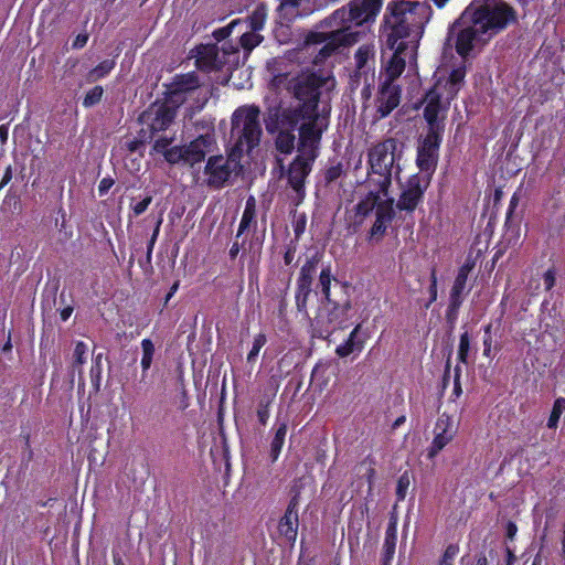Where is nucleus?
<instances>
[{"instance_id": "obj_1", "label": "nucleus", "mask_w": 565, "mask_h": 565, "mask_svg": "<svg viewBox=\"0 0 565 565\" xmlns=\"http://www.w3.org/2000/svg\"><path fill=\"white\" fill-rule=\"evenodd\" d=\"M334 87V79L329 75L312 73L301 78L295 88L297 105L282 108L280 103L274 100L264 115V124L268 134H276L275 148L278 152L290 154L295 150L296 136L294 129L300 128L306 113L317 114L329 122V111L319 107L320 89Z\"/></svg>"}, {"instance_id": "obj_2", "label": "nucleus", "mask_w": 565, "mask_h": 565, "mask_svg": "<svg viewBox=\"0 0 565 565\" xmlns=\"http://www.w3.org/2000/svg\"><path fill=\"white\" fill-rule=\"evenodd\" d=\"M382 8V0H350L347 4L333 11L322 21L326 28L334 31L329 33L311 32L305 40V47L322 44L318 50L313 63L319 64L330 57L341 47H348L359 41L360 32L353 26L373 23Z\"/></svg>"}, {"instance_id": "obj_3", "label": "nucleus", "mask_w": 565, "mask_h": 565, "mask_svg": "<svg viewBox=\"0 0 565 565\" xmlns=\"http://www.w3.org/2000/svg\"><path fill=\"white\" fill-rule=\"evenodd\" d=\"M306 114L297 146L299 154L292 160L287 170L288 184L297 194V203L305 198V181L311 172L313 161L318 157L322 134L328 128V121L320 118L317 114Z\"/></svg>"}, {"instance_id": "obj_4", "label": "nucleus", "mask_w": 565, "mask_h": 565, "mask_svg": "<svg viewBox=\"0 0 565 565\" xmlns=\"http://www.w3.org/2000/svg\"><path fill=\"white\" fill-rule=\"evenodd\" d=\"M465 76L466 67L459 66L452 70L445 81L439 79L434 88L427 93L424 117L428 124V129L444 131V111L462 87Z\"/></svg>"}, {"instance_id": "obj_5", "label": "nucleus", "mask_w": 565, "mask_h": 565, "mask_svg": "<svg viewBox=\"0 0 565 565\" xmlns=\"http://www.w3.org/2000/svg\"><path fill=\"white\" fill-rule=\"evenodd\" d=\"M465 19H472L488 39L516 21L515 10L502 0H473L465 9Z\"/></svg>"}, {"instance_id": "obj_6", "label": "nucleus", "mask_w": 565, "mask_h": 565, "mask_svg": "<svg viewBox=\"0 0 565 565\" xmlns=\"http://www.w3.org/2000/svg\"><path fill=\"white\" fill-rule=\"evenodd\" d=\"M260 109L256 105L238 107L231 118V135L235 139L232 148L243 154L250 153L260 142L263 129L259 122Z\"/></svg>"}, {"instance_id": "obj_7", "label": "nucleus", "mask_w": 565, "mask_h": 565, "mask_svg": "<svg viewBox=\"0 0 565 565\" xmlns=\"http://www.w3.org/2000/svg\"><path fill=\"white\" fill-rule=\"evenodd\" d=\"M387 25H395L399 32L409 33L411 29L420 28L430 17V7L426 2L399 0L388 4Z\"/></svg>"}, {"instance_id": "obj_8", "label": "nucleus", "mask_w": 565, "mask_h": 565, "mask_svg": "<svg viewBox=\"0 0 565 565\" xmlns=\"http://www.w3.org/2000/svg\"><path fill=\"white\" fill-rule=\"evenodd\" d=\"M195 65L204 72L220 71L238 63V49L231 43L200 44L191 51Z\"/></svg>"}, {"instance_id": "obj_9", "label": "nucleus", "mask_w": 565, "mask_h": 565, "mask_svg": "<svg viewBox=\"0 0 565 565\" xmlns=\"http://www.w3.org/2000/svg\"><path fill=\"white\" fill-rule=\"evenodd\" d=\"M488 40V36L475 25L472 19H465V11L451 24L447 35V43L454 42L456 51L461 57H467L477 44Z\"/></svg>"}, {"instance_id": "obj_10", "label": "nucleus", "mask_w": 565, "mask_h": 565, "mask_svg": "<svg viewBox=\"0 0 565 565\" xmlns=\"http://www.w3.org/2000/svg\"><path fill=\"white\" fill-rule=\"evenodd\" d=\"M397 142L395 139H386L374 146L369 153V163L373 173L381 177L379 185L386 196V189L391 185L392 169L395 162Z\"/></svg>"}, {"instance_id": "obj_11", "label": "nucleus", "mask_w": 565, "mask_h": 565, "mask_svg": "<svg viewBox=\"0 0 565 565\" xmlns=\"http://www.w3.org/2000/svg\"><path fill=\"white\" fill-rule=\"evenodd\" d=\"M242 154L231 150L227 158L222 156L211 157L205 167V173L209 174L207 184L214 188H221L230 179L232 173H238L242 169L239 159Z\"/></svg>"}, {"instance_id": "obj_12", "label": "nucleus", "mask_w": 565, "mask_h": 565, "mask_svg": "<svg viewBox=\"0 0 565 565\" xmlns=\"http://www.w3.org/2000/svg\"><path fill=\"white\" fill-rule=\"evenodd\" d=\"M177 106L167 100L166 103H154L145 110L139 121L150 130L152 136L154 132L166 130L175 117Z\"/></svg>"}, {"instance_id": "obj_13", "label": "nucleus", "mask_w": 565, "mask_h": 565, "mask_svg": "<svg viewBox=\"0 0 565 565\" xmlns=\"http://www.w3.org/2000/svg\"><path fill=\"white\" fill-rule=\"evenodd\" d=\"M443 131L427 129L417 147V166L422 171L431 172L435 170L438 161V150L441 141Z\"/></svg>"}, {"instance_id": "obj_14", "label": "nucleus", "mask_w": 565, "mask_h": 565, "mask_svg": "<svg viewBox=\"0 0 565 565\" xmlns=\"http://www.w3.org/2000/svg\"><path fill=\"white\" fill-rule=\"evenodd\" d=\"M321 255L316 253L302 265L297 279L296 305L299 311L306 312L307 302L311 292V285L316 276Z\"/></svg>"}, {"instance_id": "obj_15", "label": "nucleus", "mask_w": 565, "mask_h": 565, "mask_svg": "<svg viewBox=\"0 0 565 565\" xmlns=\"http://www.w3.org/2000/svg\"><path fill=\"white\" fill-rule=\"evenodd\" d=\"M374 54V45L371 44L361 45L354 54L355 71L352 81L359 84L363 79L366 89L371 86L370 75L373 77Z\"/></svg>"}, {"instance_id": "obj_16", "label": "nucleus", "mask_w": 565, "mask_h": 565, "mask_svg": "<svg viewBox=\"0 0 565 565\" xmlns=\"http://www.w3.org/2000/svg\"><path fill=\"white\" fill-rule=\"evenodd\" d=\"M201 86L200 79L196 74L188 73L175 76L170 85L169 103L174 106H180L185 100V95L198 89Z\"/></svg>"}, {"instance_id": "obj_17", "label": "nucleus", "mask_w": 565, "mask_h": 565, "mask_svg": "<svg viewBox=\"0 0 565 565\" xmlns=\"http://www.w3.org/2000/svg\"><path fill=\"white\" fill-rule=\"evenodd\" d=\"M298 495H294L290 500L285 514L278 523L279 535L282 536L287 543L294 544L297 540L299 519H298Z\"/></svg>"}, {"instance_id": "obj_18", "label": "nucleus", "mask_w": 565, "mask_h": 565, "mask_svg": "<svg viewBox=\"0 0 565 565\" xmlns=\"http://www.w3.org/2000/svg\"><path fill=\"white\" fill-rule=\"evenodd\" d=\"M401 102V89L393 83L384 82L376 98V119L388 116Z\"/></svg>"}, {"instance_id": "obj_19", "label": "nucleus", "mask_w": 565, "mask_h": 565, "mask_svg": "<svg viewBox=\"0 0 565 565\" xmlns=\"http://www.w3.org/2000/svg\"><path fill=\"white\" fill-rule=\"evenodd\" d=\"M425 189L426 186L422 185L420 179L413 175L401 193L396 207L401 211L413 212L422 200Z\"/></svg>"}, {"instance_id": "obj_20", "label": "nucleus", "mask_w": 565, "mask_h": 565, "mask_svg": "<svg viewBox=\"0 0 565 565\" xmlns=\"http://www.w3.org/2000/svg\"><path fill=\"white\" fill-rule=\"evenodd\" d=\"M214 139L210 135L200 136L189 145L183 147L184 163L193 166L204 160L205 156L212 151Z\"/></svg>"}, {"instance_id": "obj_21", "label": "nucleus", "mask_w": 565, "mask_h": 565, "mask_svg": "<svg viewBox=\"0 0 565 565\" xmlns=\"http://www.w3.org/2000/svg\"><path fill=\"white\" fill-rule=\"evenodd\" d=\"M393 202L394 200H386L383 204L379 205L375 214L376 220L370 231L371 238H380L385 233L394 216Z\"/></svg>"}, {"instance_id": "obj_22", "label": "nucleus", "mask_w": 565, "mask_h": 565, "mask_svg": "<svg viewBox=\"0 0 565 565\" xmlns=\"http://www.w3.org/2000/svg\"><path fill=\"white\" fill-rule=\"evenodd\" d=\"M386 200H393L388 196V192L386 191V196L384 195L382 189L379 191H371L366 194V196L360 201L355 206L356 216L361 217L360 223L372 211L375 212L379 210V205L383 204Z\"/></svg>"}, {"instance_id": "obj_23", "label": "nucleus", "mask_w": 565, "mask_h": 565, "mask_svg": "<svg viewBox=\"0 0 565 565\" xmlns=\"http://www.w3.org/2000/svg\"><path fill=\"white\" fill-rule=\"evenodd\" d=\"M328 306H331L330 309L326 308L328 311L324 313L321 311L317 317V323L321 327L329 328L335 322H341L347 315L348 310L351 308L350 301H345L344 305L340 306L335 301L332 300V303H327Z\"/></svg>"}, {"instance_id": "obj_24", "label": "nucleus", "mask_w": 565, "mask_h": 565, "mask_svg": "<svg viewBox=\"0 0 565 565\" xmlns=\"http://www.w3.org/2000/svg\"><path fill=\"white\" fill-rule=\"evenodd\" d=\"M471 269H472V265L465 264L458 270L457 277L455 279L454 286L450 291V299H449V301L452 302L454 308L460 307L462 303V300H463L462 295H463V291L466 288L468 275Z\"/></svg>"}, {"instance_id": "obj_25", "label": "nucleus", "mask_w": 565, "mask_h": 565, "mask_svg": "<svg viewBox=\"0 0 565 565\" xmlns=\"http://www.w3.org/2000/svg\"><path fill=\"white\" fill-rule=\"evenodd\" d=\"M88 354V347L83 341H78L75 344L74 352H73V361L71 364V381H74L75 374L78 375V379L82 380L83 377V364L87 360Z\"/></svg>"}, {"instance_id": "obj_26", "label": "nucleus", "mask_w": 565, "mask_h": 565, "mask_svg": "<svg viewBox=\"0 0 565 565\" xmlns=\"http://www.w3.org/2000/svg\"><path fill=\"white\" fill-rule=\"evenodd\" d=\"M408 33H402L395 25L386 24V40L385 46L392 53H404L407 50V44L403 41Z\"/></svg>"}, {"instance_id": "obj_27", "label": "nucleus", "mask_w": 565, "mask_h": 565, "mask_svg": "<svg viewBox=\"0 0 565 565\" xmlns=\"http://www.w3.org/2000/svg\"><path fill=\"white\" fill-rule=\"evenodd\" d=\"M404 53H392L387 66L385 68L386 83H393L405 68V58L402 56Z\"/></svg>"}, {"instance_id": "obj_28", "label": "nucleus", "mask_w": 565, "mask_h": 565, "mask_svg": "<svg viewBox=\"0 0 565 565\" xmlns=\"http://www.w3.org/2000/svg\"><path fill=\"white\" fill-rule=\"evenodd\" d=\"M256 217V201L253 196H249L246 201L245 209L242 215V220L239 223L237 237L241 236L246 230L250 227L252 224H255Z\"/></svg>"}, {"instance_id": "obj_29", "label": "nucleus", "mask_w": 565, "mask_h": 565, "mask_svg": "<svg viewBox=\"0 0 565 565\" xmlns=\"http://www.w3.org/2000/svg\"><path fill=\"white\" fill-rule=\"evenodd\" d=\"M360 328L361 326L358 324L350 333L348 340L337 348L335 352L339 356L345 358L350 355L354 350H360L362 348V342L356 341V335L360 331Z\"/></svg>"}, {"instance_id": "obj_30", "label": "nucleus", "mask_w": 565, "mask_h": 565, "mask_svg": "<svg viewBox=\"0 0 565 565\" xmlns=\"http://www.w3.org/2000/svg\"><path fill=\"white\" fill-rule=\"evenodd\" d=\"M454 437V433L435 431V437L428 448V458H434Z\"/></svg>"}, {"instance_id": "obj_31", "label": "nucleus", "mask_w": 565, "mask_h": 565, "mask_svg": "<svg viewBox=\"0 0 565 565\" xmlns=\"http://www.w3.org/2000/svg\"><path fill=\"white\" fill-rule=\"evenodd\" d=\"M286 434H287V425L285 423H282L277 428L275 436L270 443V458L273 461H276L280 455L281 448L285 443Z\"/></svg>"}, {"instance_id": "obj_32", "label": "nucleus", "mask_w": 565, "mask_h": 565, "mask_svg": "<svg viewBox=\"0 0 565 565\" xmlns=\"http://www.w3.org/2000/svg\"><path fill=\"white\" fill-rule=\"evenodd\" d=\"M116 62L115 60H105L100 62L96 67L90 70L88 74L86 75V81L88 83H94L103 77H105L107 74L110 73V71L115 67Z\"/></svg>"}, {"instance_id": "obj_33", "label": "nucleus", "mask_w": 565, "mask_h": 565, "mask_svg": "<svg viewBox=\"0 0 565 565\" xmlns=\"http://www.w3.org/2000/svg\"><path fill=\"white\" fill-rule=\"evenodd\" d=\"M332 280H335V279L332 276L330 266L322 268L320 271V275H319L318 287L321 289V292L323 294L327 303H332V299H331V295H330V286H331Z\"/></svg>"}, {"instance_id": "obj_34", "label": "nucleus", "mask_w": 565, "mask_h": 565, "mask_svg": "<svg viewBox=\"0 0 565 565\" xmlns=\"http://www.w3.org/2000/svg\"><path fill=\"white\" fill-rule=\"evenodd\" d=\"M266 20V11L264 8H256L253 13L246 19L245 23L253 31H259L264 28Z\"/></svg>"}, {"instance_id": "obj_35", "label": "nucleus", "mask_w": 565, "mask_h": 565, "mask_svg": "<svg viewBox=\"0 0 565 565\" xmlns=\"http://www.w3.org/2000/svg\"><path fill=\"white\" fill-rule=\"evenodd\" d=\"M263 41V36L257 31H247L241 36V45L246 52H250Z\"/></svg>"}, {"instance_id": "obj_36", "label": "nucleus", "mask_w": 565, "mask_h": 565, "mask_svg": "<svg viewBox=\"0 0 565 565\" xmlns=\"http://www.w3.org/2000/svg\"><path fill=\"white\" fill-rule=\"evenodd\" d=\"M141 349H142V359H141V366L143 371H147L152 363V358L154 354V344L150 339H143L141 341Z\"/></svg>"}, {"instance_id": "obj_37", "label": "nucleus", "mask_w": 565, "mask_h": 565, "mask_svg": "<svg viewBox=\"0 0 565 565\" xmlns=\"http://www.w3.org/2000/svg\"><path fill=\"white\" fill-rule=\"evenodd\" d=\"M564 411H565V398L564 397L556 398L553 404V408H552V412H551V415H550V418L547 422L548 428L554 429L557 427V423H558L559 417Z\"/></svg>"}, {"instance_id": "obj_38", "label": "nucleus", "mask_w": 565, "mask_h": 565, "mask_svg": "<svg viewBox=\"0 0 565 565\" xmlns=\"http://www.w3.org/2000/svg\"><path fill=\"white\" fill-rule=\"evenodd\" d=\"M470 337L466 331L460 335L459 347H458V360L463 364H468L469 362V351H470Z\"/></svg>"}, {"instance_id": "obj_39", "label": "nucleus", "mask_w": 565, "mask_h": 565, "mask_svg": "<svg viewBox=\"0 0 565 565\" xmlns=\"http://www.w3.org/2000/svg\"><path fill=\"white\" fill-rule=\"evenodd\" d=\"M104 89L102 86H95L84 97L83 105L88 108L98 104L103 97Z\"/></svg>"}, {"instance_id": "obj_40", "label": "nucleus", "mask_w": 565, "mask_h": 565, "mask_svg": "<svg viewBox=\"0 0 565 565\" xmlns=\"http://www.w3.org/2000/svg\"><path fill=\"white\" fill-rule=\"evenodd\" d=\"M435 431L456 434V429L454 428L452 418L445 413L441 414L436 422Z\"/></svg>"}, {"instance_id": "obj_41", "label": "nucleus", "mask_w": 565, "mask_h": 565, "mask_svg": "<svg viewBox=\"0 0 565 565\" xmlns=\"http://www.w3.org/2000/svg\"><path fill=\"white\" fill-rule=\"evenodd\" d=\"M266 335L264 333H259L254 338L253 348L247 354V362H254L260 351V349L266 344Z\"/></svg>"}, {"instance_id": "obj_42", "label": "nucleus", "mask_w": 565, "mask_h": 565, "mask_svg": "<svg viewBox=\"0 0 565 565\" xmlns=\"http://www.w3.org/2000/svg\"><path fill=\"white\" fill-rule=\"evenodd\" d=\"M163 157L171 164L184 162L183 147H172L168 151H164Z\"/></svg>"}, {"instance_id": "obj_43", "label": "nucleus", "mask_w": 565, "mask_h": 565, "mask_svg": "<svg viewBox=\"0 0 565 565\" xmlns=\"http://www.w3.org/2000/svg\"><path fill=\"white\" fill-rule=\"evenodd\" d=\"M459 552V547L455 544H450L446 547L438 565H454V559Z\"/></svg>"}, {"instance_id": "obj_44", "label": "nucleus", "mask_w": 565, "mask_h": 565, "mask_svg": "<svg viewBox=\"0 0 565 565\" xmlns=\"http://www.w3.org/2000/svg\"><path fill=\"white\" fill-rule=\"evenodd\" d=\"M241 23V20H233L230 24H227L226 26L224 28H220L217 30H215L213 32V38L217 41V42H221L223 40H225L226 38H228L233 31V29Z\"/></svg>"}, {"instance_id": "obj_45", "label": "nucleus", "mask_w": 565, "mask_h": 565, "mask_svg": "<svg viewBox=\"0 0 565 565\" xmlns=\"http://www.w3.org/2000/svg\"><path fill=\"white\" fill-rule=\"evenodd\" d=\"M409 476L404 472L397 480L396 495L399 501H403L406 497V491L409 487Z\"/></svg>"}, {"instance_id": "obj_46", "label": "nucleus", "mask_w": 565, "mask_h": 565, "mask_svg": "<svg viewBox=\"0 0 565 565\" xmlns=\"http://www.w3.org/2000/svg\"><path fill=\"white\" fill-rule=\"evenodd\" d=\"M102 360L103 354L98 353L94 359V365L90 369V376L94 384L98 387L102 374Z\"/></svg>"}, {"instance_id": "obj_47", "label": "nucleus", "mask_w": 565, "mask_h": 565, "mask_svg": "<svg viewBox=\"0 0 565 565\" xmlns=\"http://www.w3.org/2000/svg\"><path fill=\"white\" fill-rule=\"evenodd\" d=\"M492 326L488 324L484 327V335H483V355L488 359H492V334H491Z\"/></svg>"}, {"instance_id": "obj_48", "label": "nucleus", "mask_w": 565, "mask_h": 565, "mask_svg": "<svg viewBox=\"0 0 565 565\" xmlns=\"http://www.w3.org/2000/svg\"><path fill=\"white\" fill-rule=\"evenodd\" d=\"M396 541H397L396 522H390V524L387 525V529L385 531L384 544L396 546Z\"/></svg>"}, {"instance_id": "obj_49", "label": "nucleus", "mask_w": 565, "mask_h": 565, "mask_svg": "<svg viewBox=\"0 0 565 565\" xmlns=\"http://www.w3.org/2000/svg\"><path fill=\"white\" fill-rule=\"evenodd\" d=\"M342 174V167L341 164L332 166L330 167L326 173H324V180L326 183H332L333 181L338 180Z\"/></svg>"}, {"instance_id": "obj_50", "label": "nucleus", "mask_w": 565, "mask_h": 565, "mask_svg": "<svg viewBox=\"0 0 565 565\" xmlns=\"http://www.w3.org/2000/svg\"><path fill=\"white\" fill-rule=\"evenodd\" d=\"M269 402H260L257 408V417L262 425H266L269 418Z\"/></svg>"}, {"instance_id": "obj_51", "label": "nucleus", "mask_w": 565, "mask_h": 565, "mask_svg": "<svg viewBox=\"0 0 565 565\" xmlns=\"http://www.w3.org/2000/svg\"><path fill=\"white\" fill-rule=\"evenodd\" d=\"M151 202H152V196L148 195L140 202L132 205L134 215L135 216L141 215L148 209V206L150 205Z\"/></svg>"}, {"instance_id": "obj_52", "label": "nucleus", "mask_w": 565, "mask_h": 565, "mask_svg": "<svg viewBox=\"0 0 565 565\" xmlns=\"http://www.w3.org/2000/svg\"><path fill=\"white\" fill-rule=\"evenodd\" d=\"M395 547L394 545H386L383 544V553H382V565H391V561L394 557L395 554Z\"/></svg>"}, {"instance_id": "obj_53", "label": "nucleus", "mask_w": 565, "mask_h": 565, "mask_svg": "<svg viewBox=\"0 0 565 565\" xmlns=\"http://www.w3.org/2000/svg\"><path fill=\"white\" fill-rule=\"evenodd\" d=\"M170 143H171L170 139L160 138V139L156 140V142L153 145V150L159 153L164 154V151H168L170 149V148H168Z\"/></svg>"}, {"instance_id": "obj_54", "label": "nucleus", "mask_w": 565, "mask_h": 565, "mask_svg": "<svg viewBox=\"0 0 565 565\" xmlns=\"http://www.w3.org/2000/svg\"><path fill=\"white\" fill-rule=\"evenodd\" d=\"M543 279H544V284H545V289L551 290L553 288V286L555 285V280H556L554 269H548L544 274Z\"/></svg>"}, {"instance_id": "obj_55", "label": "nucleus", "mask_w": 565, "mask_h": 565, "mask_svg": "<svg viewBox=\"0 0 565 565\" xmlns=\"http://www.w3.org/2000/svg\"><path fill=\"white\" fill-rule=\"evenodd\" d=\"M3 205L12 207V212H15V211L20 210L19 198L17 195L9 194L6 196Z\"/></svg>"}, {"instance_id": "obj_56", "label": "nucleus", "mask_w": 565, "mask_h": 565, "mask_svg": "<svg viewBox=\"0 0 565 565\" xmlns=\"http://www.w3.org/2000/svg\"><path fill=\"white\" fill-rule=\"evenodd\" d=\"M114 180L111 178H104L98 185V192L100 195H104L108 192V190L113 186Z\"/></svg>"}, {"instance_id": "obj_57", "label": "nucleus", "mask_w": 565, "mask_h": 565, "mask_svg": "<svg viewBox=\"0 0 565 565\" xmlns=\"http://www.w3.org/2000/svg\"><path fill=\"white\" fill-rule=\"evenodd\" d=\"M142 146H143V141L142 140H138V139L128 140V141L125 142V147L127 148V150L129 152H136Z\"/></svg>"}, {"instance_id": "obj_58", "label": "nucleus", "mask_w": 565, "mask_h": 565, "mask_svg": "<svg viewBox=\"0 0 565 565\" xmlns=\"http://www.w3.org/2000/svg\"><path fill=\"white\" fill-rule=\"evenodd\" d=\"M429 290H430L429 303H431L437 299V277H436L435 270L431 273V284H430Z\"/></svg>"}, {"instance_id": "obj_59", "label": "nucleus", "mask_w": 565, "mask_h": 565, "mask_svg": "<svg viewBox=\"0 0 565 565\" xmlns=\"http://www.w3.org/2000/svg\"><path fill=\"white\" fill-rule=\"evenodd\" d=\"M458 310H459V307L454 308L452 302L449 301V306H448L447 313H446L447 320L449 322L452 323L457 319Z\"/></svg>"}, {"instance_id": "obj_60", "label": "nucleus", "mask_w": 565, "mask_h": 565, "mask_svg": "<svg viewBox=\"0 0 565 565\" xmlns=\"http://www.w3.org/2000/svg\"><path fill=\"white\" fill-rule=\"evenodd\" d=\"M87 41H88V35L87 34H78L76 36V39L74 40V42H73V47L74 49H82L83 46H85Z\"/></svg>"}, {"instance_id": "obj_61", "label": "nucleus", "mask_w": 565, "mask_h": 565, "mask_svg": "<svg viewBox=\"0 0 565 565\" xmlns=\"http://www.w3.org/2000/svg\"><path fill=\"white\" fill-rule=\"evenodd\" d=\"M519 195L516 193L513 194V196L511 198L510 200V206H509V211L507 213V217L510 218L513 211L515 210V207L518 206L519 204Z\"/></svg>"}, {"instance_id": "obj_62", "label": "nucleus", "mask_w": 565, "mask_h": 565, "mask_svg": "<svg viewBox=\"0 0 565 565\" xmlns=\"http://www.w3.org/2000/svg\"><path fill=\"white\" fill-rule=\"evenodd\" d=\"M516 532H518L516 525L513 522H509L507 524V536H508V539L513 540L515 534H516Z\"/></svg>"}, {"instance_id": "obj_63", "label": "nucleus", "mask_w": 565, "mask_h": 565, "mask_svg": "<svg viewBox=\"0 0 565 565\" xmlns=\"http://www.w3.org/2000/svg\"><path fill=\"white\" fill-rule=\"evenodd\" d=\"M11 179H12L11 167H8V168H7V170H6V172H4V175H3V178H2V181H1V183H0V189H1L2 186H4L7 183H9Z\"/></svg>"}, {"instance_id": "obj_64", "label": "nucleus", "mask_w": 565, "mask_h": 565, "mask_svg": "<svg viewBox=\"0 0 565 565\" xmlns=\"http://www.w3.org/2000/svg\"><path fill=\"white\" fill-rule=\"evenodd\" d=\"M8 132H9L8 126L7 125H1L0 126V141L2 143H4L7 141Z\"/></svg>"}]
</instances>
